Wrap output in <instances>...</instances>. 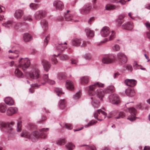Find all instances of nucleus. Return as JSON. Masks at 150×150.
<instances>
[{
  "mask_svg": "<svg viewBox=\"0 0 150 150\" xmlns=\"http://www.w3.org/2000/svg\"><path fill=\"white\" fill-rule=\"evenodd\" d=\"M21 136L23 137L29 138L32 136L36 138H45L46 137V135L45 132H32V134L30 135L28 132H23L21 134Z\"/></svg>",
  "mask_w": 150,
  "mask_h": 150,
  "instance_id": "1",
  "label": "nucleus"
},
{
  "mask_svg": "<svg viewBox=\"0 0 150 150\" xmlns=\"http://www.w3.org/2000/svg\"><path fill=\"white\" fill-rule=\"evenodd\" d=\"M105 110L104 108L97 110L94 113L95 118L98 121H102L106 117L107 113L105 112Z\"/></svg>",
  "mask_w": 150,
  "mask_h": 150,
  "instance_id": "2",
  "label": "nucleus"
},
{
  "mask_svg": "<svg viewBox=\"0 0 150 150\" xmlns=\"http://www.w3.org/2000/svg\"><path fill=\"white\" fill-rule=\"evenodd\" d=\"M19 64L18 67L25 71L29 67L30 64V60L28 58H21L18 60Z\"/></svg>",
  "mask_w": 150,
  "mask_h": 150,
  "instance_id": "3",
  "label": "nucleus"
},
{
  "mask_svg": "<svg viewBox=\"0 0 150 150\" xmlns=\"http://www.w3.org/2000/svg\"><path fill=\"white\" fill-rule=\"evenodd\" d=\"M14 122H10L4 123L1 124V129L2 131H9L14 130L13 126Z\"/></svg>",
  "mask_w": 150,
  "mask_h": 150,
  "instance_id": "4",
  "label": "nucleus"
},
{
  "mask_svg": "<svg viewBox=\"0 0 150 150\" xmlns=\"http://www.w3.org/2000/svg\"><path fill=\"white\" fill-rule=\"evenodd\" d=\"M40 72L38 69H33L29 73V77L30 79H36L39 77Z\"/></svg>",
  "mask_w": 150,
  "mask_h": 150,
  "instance_id": "5",
  "label": "nucleus"
},
{
  "mask_svg": "<svg viewBox=\"0 0 150 150\" xmlns=\"http://www.w3.org/2000/svg\"><path fill=\"white\" fill-rule=\"evenodd\" d=\"M109 98L110 102L114 104L117 105L120 103L119 98L117 94H111L109 96Z\"/></svg>",
  "mask_w": 150,
  "mask_h": 150,
  "instance_id": "6",
  "label": "nucleus"
},
{
  "mask_svg": "<svg viewBox=\"0 0 150 150\" xmlns=\"http://www.w3.org/2000/svg\"><path fill=\"white\" fill-rule=\"evenodd\" d=\"M129 110L131 115L129 116L127 119L131 121H133L135 120V115L137 113L136 110L134 108L132 107L129 108Z\"/></svg>",
  "mask_w": 150,
  "mask_h": 150,
  "instance_id": "7",
  "label": "nucleus"
},
{
  "mask_svg": "<svg viewBox=\"0 0 150 150\" xmlns=\"http://www.w3.org/2000/svg\"><path fill=\"white\" fill-rule=\"evenodd\" d=\"M114 60V57L112 55H109L105 56L102 59V63L104 64H110L113 62Z\"/></svg>",
  "mask_w": 150,
  "mask_h": 150,
  "instance_id": "8",
  "label": "nucleus"
},
{
  "mask_svg": "<svg viewBox=\"0 0 150 150\" xmlns=\"http://www.w3.org/2000/svg\"><path fill=\"white\" fill-rule=\"evenodd\" d=\"M92 6L91 4H87L84 5L83 7L80 9V13L83 15L88 13L91 9Z\"/></svg>",
  "mask_w": 150,
  "mask_h": 150,
  "instance_id": "9",
  "label": "nucleus"
},
{
  "mask_svg": "<svg viewBox=\"0 0 150 150\" xmlns=\"http://www.w3.org/2000/svg\"><path fill=\"white\" fill-rule=\"evenodd\" d=\"M46 15V13L45 11L40 10L36 12L34 14V17L36 19L39 20L45 16Z\"/></svg>",
  "mask_w": 150,
  "mask_h": 150,
  "instance_id": "10",
  "label": "nucleus"
},
{
  "mask_svg": "<svg viewBox=\"0 0 150 150\" xmlns=\"http://www.w3.org/2000/svg\"><path fill=\"white\" fill-rule=\"evenodd\" d=\"M121 27L122 29L131 31L133 29L134 24L132 22H127L123 24Z\"/></svg>",
  "mask_w": 150,
  "mask_h": 150,
  "instance_id": "11",
  "label": "nucleus"
},
{
  "mask_svg": "<svg viewBox=\"0 0 150 150\" xmlns=\"http://www.w3.org/2000/svg\"><path fill=\"white\" fill-rule=\"evenodd\" d=\"M19 23H17L15 25L14 23L11 21H8L5 23H2V25L3 26L7 28H10L12 25H14V27L15 28H18L19 27Z\"/></svg>",
  "mask_w": 150,
  "mask_h": 150,
  "instance_id": "12",
  "label": "nucleus"
},
{
  "mask_svg": "<svg viewBox=\"0 0 150 150\" xmlns=\"http://www.w3.org/2000/svg\"><path fill=\"white\" fill-rule=\"evenodd\" d=\"M43 80L45 81L41 83L42 85H44L46 83L51 84L53 85L55 83L54 81L49 79L48 74H44L43 76Z\"/></svg>",
  "mask_w": 150,
  "mask_h": 150,
  "instance_id": "13",
  "label": "nucleus"
},
{
  "mask_svg": "<svg viewBox=\"0 0 150 150\" xmlns=\"http://www.w3.org/2000/svg\"><path fill=\"white\" fill-rule=\"evenodd\" d=\"M110 30L109 28L107 26L103 27L100 31V34L103 37H106L108 36L110 33Z\"/></svg>",
  "mask_w": 150,
  "mask_h": 150,
  "instance_id": "14",
  "label": "nucleus"
},
{
  "mask_svg": "<svg viewBox=\"0 0 150 150\" xmlns=\"http://www.w3.org/2000/svg\"><path fill=\"white\" fill-rule=\"evenodd\" d=\"M117 58L120 61L126 63L127 61V57L123 53L120 52L117 54Z\"/></svg>",
  "mask_w": 150,
  "mask_h": 150,
  "instance_id": "15",
  "label": "nucleus"
},
{
  "mask_svg": "<svg viewBox=\"0 0 150 150\" xmlns=\"http://www.w3.org/2000/svg\"><path fill=\"white\" fill-rule=\"evenodd\" d=\"M105 91L100 88L97 89L96 91V94L97 97L101 101L103 100V98L105 95Z\"/></svg>",
  "mask_w": 150,
  "mask_h": 150,
  "instance_id": "16",
  "label": "nucleus"
},
{
  "mask_svg": "<svg viewBox=\"0 0 150 150\" xmlns=\"http://www.w3.org/2000/svg\"><path fill=\"white\" fill-rule=\"evenodd\" d=\"M53 5L57 10H61L64 7L62 3L60 1L56 0L53 2Z\"/></svg>",
  "mask_w": 150,
  "mask_h": 150,
  "instance_id": "17",
  "label": "nucleus"
},
{
  "mask_svg": "<svg viewBox=\"0 0 150 150\" xmlns=\"http://www.w3.org/2000/svg\"><path fill=\"white\" fill-rule=\"evenodd\" d=\"M125 83L127 86L133 87L136 84L137 81L133 79H127L125 80Z\"/></svg>",
  "mask_w": 150,
  "mask_h": 150,
  "instance_id": "18",
  "label": "nucleus"
},
{
  "mask_svg": "<svg viewBox=\"0 0 150 150\" xmlns=\"http://www.w3.org/2000/svg\"><path fill=\"white\" fill-rule=\"evenodd\" d=\"M93 94V93L92 92H89L88 93L89 95L91 96L90 99L91 100V102L92 105L95 108H97L99 106V103L94 99L93 97L92 96Z\"/></svg>",
  "mask_w": 150,
  "mask_h": 150,
  "instance_id": "19",
  "label": "nucleus"
},
{
  "mask_svg": "<svg viewBox=\"0 0 150 150\" xmlns=\"http://www.w3.org/2000/svg\"><path fill=\"white\" fill-rule=\"evenodd\" d=\"M18 111V109L16 108L11 107L7 109L6 114L7 115L11 116L15 114Z\"/></svg>",
  "mask_w": 150,
  "mask_h": 150,
  "instance_id": "20",
  "label": "nucleus"
},
{
  "mask_svg": "<svg viewBox=\"0 0 150 150\" xmlns=\"http://www.w3.org/2000/svg\"><path fill=\"white\" fill-rule=\"evenodd\" d=\"M23 14V11L18 9L14 13V17L17 19H20L21 18Z\"/></svg>",
  "mask_w": 150,
  "mask_h": 150,
  "instance_id": "21",
  "label": "nucleus"
},
{
  "mask_svg": "<svg viewBox=\"0 0 150 150\" xmlns=\"http://www.w3.org/2000/svg\"><path fill=\"white\" fill-rule=\"evenodd\" d=\"M42 63L45 70L46 71H48L51 66L50 63L45 59L42 61Z\"/></svg>",
  "mask_w": 150,
  "mask_h": 150,
  "instance_id": "22",
  "label": "nucleus"
},
{
  "mask_svg": "<svg viewBox=\"0 0 150 150\" xmlns=\"http://www.w3.org/2000/svg\"><path fill=\"white\" fill-rule=\"evenodd\" d=\"M66 87L69 90H72L74 88V84L71 81L67 80L66 82Z\"/></svg>",
  "mask_w": 150,
  "mask_h": 150,
  "instance_id": "23",
  "label": "nucleus"
},
{
  "mask_svg": "<svg viewBox=\"0 0 150 150\" xmlns=\"http://www.w3.org/2000/svg\"><path fill=\"white\" fill-rule=\"evenodd\" d=\"M70 12L69 10L67 11V13H64V16L66 21H71L73 20V15L72 14L69 13V12Z\"/></svg>",
  "mask_w": 150,
  "mask_h": 150,
  "instance_id": "24",
  "label": "nucleus"
},
{
  "mask_svg": "<svg viewBox=\"0 0 150 150\" xmlns=\"http://www.w3.org/2000/svg\"><path fill=\"white\" fill-rule=\"evenodd\" d=\"M82 40L80 39L76 38L72 40V45L75 46H79L81 43Z\"/></svg>",
  "mask_w": 150,
  "mask_h": 150,
  "instance_id": "25",
  "label": "nucleus"
},
{
  "mask_svg": "<svg viewBox=\"0 0 150 150\" xmlns=\"http://www.w3.org/2000/svg\"><path fill=\"white\" fill-rule=\"evenodd\" d=\"M115 91V88L113 86L111 85L109 86L104 89V91L105 93H108L114 92Z\"/></svg>",
  "mask_w": 150,
  "mask_h": 150,
  "instance_id": "26",
  "label": "nucleus"
},
{
  "mask_svg": "<svg viewBox=\"0 0 150 150\" xmlns=\"http://www.w3.org/2000/svg\"><path fill=\"white\" fill-rule=\"evenodd\" d=\"M90 78L88 76L82 77L80 78V82L83 84L87 83L89 81Z\"/></svg>",
  "mask_w": 150,
  "mask_h": 150,
  "instance_id": "27",
  "label": "nucleus"
},
{
  "mask_svg": "<svg viewBox=\"0 0 150 150\" xmlns=\"http://www.w3.org/2000/svg\"><path fill=\"white\" fill-rule=\"evenodd\" d=\"M23 38L25 42H28L32 39L31 35L28 33L24 34L23 36Z\"/></svg>",
  "mask_w": 150,
  "mask_h": 150,
  "instance_id": "28",
  "label": "nucleus"
},
{
  "mask_svg": "<svg viewBox=\"0 0 150 150\" xmlns=\"http://www.w3.org/2000/svg\"><path fill=\"white\" fill-rule=\"evenodd\" d=\"M4 101L6 104L9 105H13L14 102L12 99L10 97H6L4 99Z\"/></svg>",
  "mask_w": 150,
  "mask_h": 150,
  "instance_id": "29",
  "label": "nucleus"
},
{
  "mask_svg": "<svg viewBox=\"0 0 150 150\" xmlns=\"http://www.w3.org/2000/svg\"><path fill=\"white\" fill-rule=\"evenodd\" d=\"M85 31L88 37H93L94 35V32L90 29H86Z\"/></svg>",
  "mask_w": 150,
  "mask_h": 150,
  "instance_id": "30",
  "label": "nucleus"
},
{
  "mask_svg": "<svg viewBox=\"0 0 150 150\" xmlns=\"http://www.w3.org/2000/svg\"><path fill=\"white\" fill-rule=\"evenodd\" d=\"M126 95L129 96H132L135 95L134 91L130 88H127L125 91Z\"/></svg>",
  "mask_w": 150,
  "mask_h": 150,
  "instance_id": "31",
  "label": "nucleus"
},
{
  "mask_svg": "<svg viewBox=\"0 0 150 150\" xmlns=\"http://www.w3.org/2000/svg\"><path fill=\"white\" fill-rule=\"evenodd\" d=\"M59 54H58L57 55L53 54L51 57V62L52 64H56L58 63V61L56 58V57H58L59 55Z\"/></svg>",
  "mask_w": 150,
  "mask_h": 150,
  "instance_id": "32",
  "label": "nucleus"
},
{
  "mask_svg": "<svg viewBox=\"0 0 150 150\" xmlns=\"http://www.w3.org/2000/svg\"><path fill=\"white\" fill-rule=\"evenodd\" d=\"M14 74L15 75L18 77H21L23 75V73L18 68L15 69Z\"/></svg>",
  "mask_w": 150,
  "mask_h": 150,
  "instance_id": "33",
  "label": "nucleus"
},
{
  "mask_svg": "<svg viewBox=\"0 0 150 150\" xmlns=\"http://www.w3.org/2000/svg\"><path fill=\"white\" fill-rule=\"evenodd\" d=\"M66 106V102L64 100H61L59 103V106L61 109H64Z\"/></svg>",
  "mask_w": 150,
  "mask_h": 150,
  "instance_id": "34",
  "label": "nucleus"
},
{
  "mask_svg": "<svg viewBox=\"0 0 150 150\" xmlns=\"http://www.w3.org/2000/svg\"><path fill=\"white\" fill-rule=\"evenodd\" d=\"M7 110L6 106L3 103L0 104V111L2 113L5 112Z\"/></svg>",
  "mask_w": 150,
  "mask_h": 150,
  "instance_id": "35",
  "label": "nucleus"
},
{
  "mask_svg": "<svg viewBox=\"0 0 150 150\" xmlns=\"http://www.w3.org/2000/svg\"><path fill=\"white\" fill-rule=\"evenodd\" d=\"M116 6L114 5H112L110 4H108L105 6V9L107 10H114L115 9Z\"/></svg>",
  "mask_w": 150,
  "mask_h": 150,
  "instance_id": "36",
  "label": "nucleus"
},
{
  "mask_svg": "<svg viewBox=\"0 0 150 150\" xmlns=\"http://www.w3.org/2000/svg\"><path fill=\"white\" fill-rule=\"evenodd\" d=\"M54 91L57 93V95L59 96H60L61 95L63 94L64 93L61 88H55Z\"/></svg>",
  "mask_w": 150,
  "mask_h": 150,
  "instance_id": "37",
  "label": "nucleus"
},
{
  "mask_svg": "<svg viewBox=\"0 0 150 150\" xmlns=\"http://www.w3.org/2000/svg\"><path fill=\"white\" fill-rule=\"evenodd\" d=\"M16 130L17 131H21L22 130V121L21 120L18 121L17 124Z\"/></svg>",
  "mask_w": 150,
  "mask_h": 150,
  "instance_id": "38",
  "label": "nucleus"
},
{
  "mask_svg": "<svg viewBox=\"0 0 150 150\" xmlns=\"http://www.w3.org/2000/svg\"><path fill=\"white\" fill-rule=\"evenodd\" d=\"M65 146L69 150H72L75 147L74 146L71 142L68 143Z\"/></svg>",
  "mask_w": 150,
  "mask_h": 150,
  "instance_id": "39",
  "label": "nucleus"
},
{
  "mask_svg": "<svg viewBox=\"0 0 150 150\" xmlns=\"http://www.w3.org/2000/svg\"><path fill=\"white\" fill-rule=\"evenodd\" d=\"M41 24L43 28H46L48 25V22L45 19H43L41 21Z\"/></svg>",
  "mask_w": 150,
  "mask_h": 150,
  "instance_id": "40",
  "label": "nucleus"
},
{
  "mask_svg": "<svg viewBox=\"0 0 150 150\" xmlns=\"http://www.w3.org/2000/svg\"><path fill=\"white\" fill-rule=\"evenodd\" d=\"M81 91H79L77 93L75 94L73 97V98L75 100H77L79 99L81 97Z\"/></svg>",
  "mask_w": 150,
  "mask_h": 150,
  "instance_id": "41",
  "label": "nucleus"
},
{
  "mask_svg": "<svg viewBox=\"0 0 150 150\" xmlns=\"http://www.w3.org/2000/svg\"><path fill=\"white\" fill-rule=\"evenodd\" d=\"M57 50H59L60 51H62L64 50L67 48V47L66 46H63L61 45L60 44L57 45Z\"/></svg>",
  "mask_w": 150,
  "mask_h": 150,
  "instance_id": "42",
  "label": "nucleus"
},
{
  "mask_svg": "<svg viewBox=\"0 0 150 150\" xmlns=\"http://www.w3.org/2000/svg\"><path fill=\"white\" fill-rule=\"evenodd\" d=\"M96 86V87L103 88L104 87L105 85L104 83H102L100 82H97L94 83V86Z\"/></svg>",
  "mask_w": 150,
  "mask_h": 150,
  "instance_id": "43",
  "label": "nucleus"
},
{
  "mask_svg": "<svg viewBox=\"0 0 150 150\" xmlns=\"http://www.w3.org/2000/svg\"><path fill=\"white\" fill-rule=\"evenodd\" d=\"M97 122V121L92 120L89 122L87 125H86L85 126V127H88L91 126L92 125H94L96 124Z\"/></svg>",
  "mask_w": 150,
  "mask_h": 150,
  "instance_id": "44",
  "label": "nucleus"
},
{
  "mask_svg": "<svg viewBox=\"0 0 150 150\" xmlns=\"http://www.w3.org/2000/svg\"><path fill=\"white\" fill-rule=\"evenodd\" d=\"M65 143L64 139H61L59 140L57 142V144L60 145H62L65 144Z\"/></svg>",
  "mask_w": 150,
  "mask_h": 150,
  "instance_id": "45",
  "label": "nucleus"
},
{
  "mask_svg": "<svg viewBox=\"0 0 150 150\" xmlns=\"http://www.w3.org/2000/svg\"><path fill=\"white\" fill-rule=\"evenodd\" d=\"M111 33V35H110L109 38V41L112 40L115 37V32L114 31H112Z\"/></svg>",
  "mask_w": 150,
  "mask_h": 150,
  "instance_id": "46",
  "label": "nucleus"
},
{
  "mask_svg": "<svg viewBox=\"0 0 150 150\" xmlns=\"http://www.w3.org/2000/svg\"><path fill=\"white\" fill-rule=\"evenodd\" d=\"M112 50L113 51H118L120 50V47L119 45L115 44L112 48Z\"/></svg>",
  "mask_w": 150,
  "mask_h": 150,
  "instance_id": "47",
  "label": "nucleus"
},
{
  "mask_svg": "<svg viewBox=\"0 0 150 150\" xmlns=\"http://www.w3.org/2000/svg\"><path fill=\"white\" fill-rule=\"evenodd\" d=\"M30 7L31 9L35 10L38 8V6L37 4L31 3L30 5Z\"/></svg>",
  "mask_w": 150,
  "mask_h": 150,
  "instance_id": "48",
  "label": "nucleus"
},
{
  "mask_svg": "<svg viewBox=\"0 0 150 150\" xmlns=\"http://www.w3.org/2000/svg\"><path fill=\"white\" fill-rule=\"evenodd\" d=\"M125 113L123 112H120L119 113V116L116 117V119L122 118L125 117Z\"/></svg>",
  "mask_w": 150,
  "mask_h": 150,
  "instance_id": "49",
  "label": "nucleus"
},
{
  "mask_svg": "<svg viewBox=\"0 0 150 150\" xmlns=\"http://www.w3.org/2000/svg\"><path fill=\"white\" fill-rule=\"evenodd\" d=\"M124 67L126 69L130 71H132L133 69L132 66L129 64H127L124 66Z\"/></svg>",
  "mask_w": 150,
  "mask_h": 150,
  "instance_id": "50",
  "label": "nucleus"
},
{
  "mask_svg": "<svg viewBox=\"0 0 150 150\" xmlns=\"http://www.w3.org/2000/svg\"><path fill=\"white\" fill-rule=\"evenodd\" d=\"M23 19L24 20H26L29 21H32V19L31 16L30 15L25 16Z\"/></svg>",
  "mask_w": 150,
  "mask_h": 150,
  "instance_id": "51",
  "label": "nucleus"
},
{
  "mask_svg": "<svg viewBox=\"0 0 150 150\" xmlns=\"http://www.w3.org/2000/svg\"><path fill=\"white\" fill-rule=\"evenodd\" d=\"M95 146L93 145L87 146L86 148V150H96Z\"/></svg>",
  "mask_w": 150,
  "mask_h": 150,
  "instance_id": "52",
  "label": "nucleus"
},
{
  "mask_svg": "<svg viewBox=\"0 0 150 150\" xmlns=\"http://www.w3.org/2000/svg\"><path fill=\"white\" fill-rule=\"evenodd\" d=\"M50 39V36L48 35L47 36L44 40V45L46 46L48 43V41Z\"/></svg>",
  "mask_w": 150,
  "mask_h": 150,
  "instance_id": "53",
  "label": "nucleus"
},
{
  "mask_svg": "<svg viewBox=\"0 0 150 150\" xmlns=\"http://www.w3.org/2000/svg\"><path fill=\"white\" fill-rule=\"evenodd\" d=\"M68 57L66 55H61L60 57V59L61 60H64L68 59Z\"/></svg>",
  "mask_w": 150,
  "mask_h": 150,
  "instance_id": "54",
  "label": "nucleus"
},
{
  "mask_svg": "<svg viewBox=\"0 0 150 150\" xmlns=\"http://www.w3.org/2000/svg\"><path fill=\"white\" fill-rule=\"evenodd\" d=\"M84 58L88 60H90L91 59V55L89 54H87L85 55L84 56Z\"/></svg>",
  "mask_w": 150,
  "mask_h": 150,
  "instance_id": "55",
  "label": "nucleus"
},
{
  "mask_svg": "<svg viewBox=\"0 0 150 150\" xmlns=\"http://www.w3.org/2000/svg\"><path fill=\"white\" fill-rule=\"evenodd\" d=\"M64 125L66 128L68 129L71 130L72 128V125L71 124L65 123Z\"/></svg>",
  "mask_w": 150,
  "mask_h": 150,
  "instance_id": "56",
  "label": "nucleus"
},
{
  "mask_svg": "<svg viewBox=\"0 0 150 150\" xmlns=\"http://www.w3.org/2000/svg\"><path fill=\"white\" fill-rule=\"evenodd\" d=\"M125 16V14H121L118 16V18L117 19H118V20H122L123 19Z\"/></svg>",
  "mask_w": 150,
  "mask_h": 150,
  "instance_id": "57",
  "label": "nucleus"
},
{
  "mask_svg": "<svg viewBox=\"0 0 150 150\" xmlns=\"http://www.w3.org/2000/svg\"><path fill=\"white\" fill-rule=\"evenodd\" d=\"M96 88V86H94V83L93 85H90L89 87V90L91 91H93Z\"/></svg>",
  "mask_w": 150,
  "mask_h": 150,
  "instance_id": "58",
  "label": "nucleus"
},
{
  "mask_svg": "<svg viewBox=\"0 0 150 150\" xmlns=\"http://www.w3.org/2000/svg\"><path fill=\"white\" fill-rule=\"evenodd\" d=\"M133 66L134 69H137L139 68L140 65H138L136 62H134L133 64Z\"/></svg>",
  "mask_w": 150,
  "mask_h": 150,
  "instance_id": "59",
  "label": "nucleus"
},
{
  "mask_svg": "<svg viewBox=\"0 0 150 150\" xmlns=\"http://www.w3.org/2000/svg\"><path fill=\"white\" fill-rule=\"evenodd\" d=\"M116 21L117 22V25L118 26H120L124 22L123 20H118L117 19H116Z\"/></svg>",
  "mask_w": 150,
  "mask_h": 150,
  "instance_id": "60",
  "label": "nucleus"
},
{
  "mask_svg": "<svg viewBox=\"0 0 150 150\" xmlns=\"http://www.w3.org/2000/svg\"><path fill=\"white\" fill-rule=\"evenodd\" d=\"M71 63L72 64H76L78 62V61L76 59L72 58L71 60Z\"/></svg>",
  "mask_w": 150,
  "mask_h": 150,
  "instance_id": "61",
  "label": "nucleus"
},
{
  "mask_svg": "<svg viewBox=\"0 0 150 150\" xmlns=\"http://www.w3.org/2000/svg\"><path fill=\"white\" fill-rule=\"evenodd\" d=\"M87 45V42L84 41H82L81 43L80 44L79 46L81 47H85Z\"/></svg>",
  "mask_w": 150,
  "mask_h": 150,
  "instance_id": "62",
  "label": "nucleus"
},
{
  "mask_svg": "<svg viewBox=\"0 0 150 150\" xmlns=\"http://www.w3.org/2000/svg\"><path fill=\"white\" fill-rule=\"evenodd\" d=\"M40 85H38L37 84H34L31 85V87L32 88H38Z\"/></svg>",
  "mask_w": 150,
  "mask_h": 150,
  "instance_id": "63",
  "label": "nucleus"
},
{
  "mask_svg": "<svg viewBox=\"0 0 150 150\" xmlns=\"http://www.w3.org/2000/svg\"><path fill=\"white\" fill-rule=\"evenodd\" d=\"M145 24L148 30V31H150V23L149 22H147L145 23Z\"/></svg>",
  "mask_w": 150,
  "mask_h": 150,
  "instance_id": "64",
  "label": "nucleus"
}]
</instances>
